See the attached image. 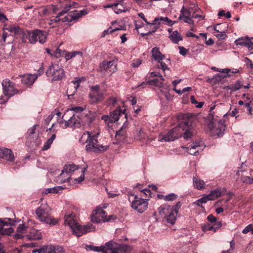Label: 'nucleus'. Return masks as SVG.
<instances>
[{"label": "nucleus", "mask_w": 253, "mask_h": 253, "mask_svg": "<svg viewBox=\"0 0 253 253\" xmlns=\"http://www.w3.org/2000/svg\"><path fill=\"white\" fill-rule=\"evenodd\" d=\"M84 110V108L81 107H75L70 110H67L63 115L62 120L59 123L62 124L64 123L65 127H71L73 128L84 126V121L82 118L83 114H81Z\"/></svg>", "instance_id": "f257e3e1"}, {"label": "nucleus", "mask_w": 253, "mask_h": 253, "mask_svg": "<svg viewBox=\"0 0 253 253\" xmlns=\"http://www.w3.org/2000/svg\"><path fill=\"white\" fill-rule=\"evenodd\" d=\"M99 132L94 133L92 131H86L80 139V142L86 143L85 150L89 152H99L105 151L108 146L99 144L97 140V136Z\"/></svg>", "instance_id": "f03ea898"}, {"label": "nucleus", "mask_w": 253, "mask_h": 253, "mask_svg": "<svg viewBox=\"0 0 253 253\" xmlns=\"http://www.w3.org/2000/svg\"><path fill=\"white\" fill-rule=\"evenodd\" d=\"M91 250L103 253H129L131 247L127 245L118 244L113 241L106 243L104 246L97 247L90 245L88 247Z\"/></svg>", "instance_id": "7ed1b4c3"}, {"label": "nucleus", "mask_w": 253, "mask_h": 253, "mask_svg": "<svg viewBox=\"0 0 253 253\" xmlns=\"http://www.w3.org/2000/svg\"><path fill=\"white\" fill-rule=\"evenodd\" d=\"M50 211V208L46 204H42L36 210V213L40 221L53 226L58 223V220L49 215Z\"/></svg>", "instance_id": "20e7f679"}, {"label": "nucleus", "mask_w": 253, "mask_h": 253, "mask_svg": "<svg viewBox=\"0 0 253 253\" xmlns=\"http://www.w3.org/2000/svg\"><path fill=\"white\" fill-rule=\"evenodd\" d=\"M64 224L68 225L72 229L73 233L78 237L90 232L92 228L91 225H85L83 226L80 225L73 219L72 214L65 216Z\"/></svg>", "instance_id": "39448f33"}, {"label": "nucleus", "mask_w": 253, "mask_h": 253, "mask_svg": "<svg viewBox=\"0 0 253 253\" xmlns=\"http://www.w3.org/2000/svg\"><path fill=\"white\" fill-rule=\"evenodd\" d=\"M47 77H51L53 81H59L62 79L65 74L62 66L58 64H52L49 66L46 72Z\"/></svg>", "instance_id": "423d86ee"}, {"label": "nucleus", "mask_w": 253, "mask_h": 253, "mask_svg": "<svg viewBox=\"0 0 253 253\" xmlns=\"http://www.w3.org/2000/svg\"><path fill=\"white\" fill-rule=\"evenodd\" d=\"M225 121L223 120H216L208 125V127L211 130V136L212 137H220L222 135L225 129Z\"/></svg>", "instance_id": "0eeeda50"}, {"label": "nucleus", "mask_w": 253, "mask_h": 253, "mask_svg": "<svg viewBox=\"0 0 253 253\" xmlns=\"http://www.w3.org/2000/svg\"><path fill=\"white\" fill-rule=\"evenodd\" d=\"M158 211L162 216H165V218L168 223L172 225L174 224L177 214V209L170 210V206L165 205L159 208Z\"/></svg>", "instance_id": "6e6552de"}, {"label": "nucleus", "mask_w": 253, "mask_h": 253, "mask_svg": "<svg viewBox=\"0 0 253 253\" xmlns=\"http://www.w3.org/2000/svg\"><path fill=\"white\" fill-rule=\"evenodd\" d=\"M28 39L31 43L39 42L41 43H44L47 38V33L45 31L40 30H35L32 31H26Z\"/></svg>", "instance_id": "1a4fd4ad"}, {"label": "nucleus", "mask_w": 253, "mask_h": 253, "mask_svg": "<svg viewBox=\"0 0 253 253\" xmlns=\"http://www.w3.org/2000/svg\"><path fill=\"white\" fill-rule=\"evenodd\" d=\"M104 91L100 89L98 85L90 87L89 94L90 102L92 104H97L104 99Z\"/></svg>", "instance_id": "9d476101"}, {"label": "nucleus", "mask_w": 253, "mask_h": 253, "mask_svg": "<svg viewBox=\"0 0 253 253\" xmlns=\"http://www.w3.org/2000/svg\"><path fill=\"white\" fill-rule=\"evenodd\" d=\"M2 85L3 94L7 97L5 102L12 96L19 93V91L15 88V84L8 79H5L3 81Z\"/></svg>", "instance_id": "9b49d317"}, {"label": "nucleus", "mask_w": 253, "mask_h": 253, "mask_svg": "<svg viewBox=\"0 0 253 253\" xmlns=\"http://www.w3.org/2000/svg\"><path fill=\"white\" fill-rule=\"evenodd\" d=\"M16 220L10 218H0V237L2 235H9L13 232L11 225H15Z\"/></svg>", "instance_id": "f8f14e48"}, {"label": "nucleus", "mask_w": 253, "mask_h": 253, "mask_svg": "<svg viewBox=\"0 0 253 253\" xmlns=\"http://www.w3.org/2000/svg\"><path fill=\"white\" fill-rule=\"evenodd\" d=\"M130 196H134V200L131 202V207L139 213H143L147 209L148 206V199H144L133 194Z\"/></svg>", "instance_id": "ddd939ff"}, {"label": "nucleus", "mask_w": 253, "mask_h": 253, "mask_svg": "<svg viewBox=\"0 0 253 253\" xmlns=\"http://www.w3.org/2000/svg\"><path fill=\"white\" fill-rule=\"evenodd\" d=\"M112 216L107 218L106 212L101 208H98L92 212L91 221L96 223L108 221L111 219Z\"/></svg>", "instance_id": "4468645a"}, {"label": "nucleus", "mask_w": 253, "mask_h": 253, "mask_svg": "<svg viewBox=\"0 0 253 253\" xmlns=\"http://www.w3.org/2000/svg\"><path fill=\"white\" fill-rule=\"evenodd\" d=\"M171 130L174 135L176 136V139L183 136L185 139L188 140L193 135L192 131L185 129V128L180 123Z\"/></svg>", "instance_id": "2eb2a0df"}, {"label": "nucleus", "mask_w": 253, "mask_h": 253, "mask_svg": "<svg viewBox=\"0 0 253 253\" xmlns=\"http://www.w3.org/2000/svg\"><path fill=\"white\" fill-rule=\"evenodd\" d=\"M192 13L193 14V11L192 10H189L183 5L180 10V14L178 19L190 25L194 26V22L192 19Z\"/></svg>", "instance_id": "dca6fc26"}, {"label": "nucleus", "mask_w": 253, "mask_h": 253, "mask_svg": "<svg viewBox=\"0 0 253 253\" xmlns=\"http://www.w3.org/2000/svg\"><path fill=\"white\" fill-rule=\"evenodd\" d=\"M100 70L105 75H111L116 70V65L113 61H104L100 64Z\"/></svg>", "instance_id": "f3484780"}, {"label": "nucleus", "mask_w": 253, "mask_h": 253, "mask_svg": "<svg viewBox=\"0 0 253 253\" xmlns=\"http://www.w3.org/2000/svg\"><path fill=\"white\" fill-rule=\"evenodd\" d=\"M122 113L121 109L119 107L113 112H111L110 116L104 115L101 117V119L103 120L105 124L108 126L110 124H113L118 121L119 116Z\"/></svg>", "instance_id": "a211bd4d"}, {"label": "nucleus", "mask_w": 253, "mask_h": 253, "mask_svg": "<svg viewBox=\"0 0 253 253\" xmlns=\"http://www.w3.org/2000/svg\"><path fill=\"white\" fill-rule=\"evenodd\" d=\"M194 117L189 114H185L182 115V121L179 123L185 129L191 131L192 129V124L193 123Z\"/></svg>", "instance_id": "6ab92c4d"}, {"label": "nucleus", "mask_w": 253, "mask_h": 253, "mask_svg": "<svg viewBox=\"0 0 253 253\" xmlns=\"http://www.w3.org/2000/svg\"><path fill=\"white\" fill-rule=\"evenodd\" d=\"M86 14H87V11L85 10L80 11L74 10V11L68 13L67 15L64 17L63 20L64 21L71 22Z\"/></svg>", "instance_id": "aec40b11"}, {"label": "nucleus", "mask_w": 253, "mask_h": 253, "mask_svg": "<svg viewBox=\"0 0 253 253\" xmlns=\"http://www.w3.org/2000/svg\"><path fill=\"white\" fill-rule=\"evenodd\" d=\"M0 158L10 162H13L14 161V156L12 150L7 148L0 147Z\"/></svg>", "instance_id": "412c9836"}, {"label": "nucleus", "mask_w": 253, "mask_h": 253, "mask_svg": "<svg viewBox=\"0 0 253 253\" xmlns=\"http://www.w3.org/2000/svg\"><path fill=\"white\" fill-rule=\"evenodd\" d=\"M29 228L28 225L25 223H22L19 224L16 229V233L14 235L15 239H25V235L24 234L27 232L28 229Z\"/></svg>", "instance_id": "4be33fe9"}, {"label": "nucleus", "mask_w": 253, "mask_h": 253, "mask_svg": "<svg viewBox=\"0 0 253 253\" xmlns=\"http://www.w3.org/2000/svg\"><path fill=\"white\" fill-rule=\"evenodd\" d=\"M42 238L41 232L35 228H31L29 233L25 235V240H38Z\"/></svg>", "instance_id": "5701e85b"}, {"label": "nucleus", "mask_w": 253, "mask_h": 253, "mask_svg": "<svg viewBox=\"0 0 253 253\" xmlns=\"http://www.w3.org/2000/svg\"><path fill=\"white\" fill-rule=\"evenodd\" d=\"M253 37L250 39L248 36L245 38H239L235 41L236 45H244L246 47L253 48Z\"/></svg>", "instance_id": "b1692460"}, {"label": "nucleus", "mask_w": 253, "mask_h": 253, "mask_svg": "<svg viewBox=\"0 0 253 253\" xmlns=\"http://www.w3.org/2000/svg\"><path fill=\"white\" fill-rule=\"evenodd\" d=\"M5 29L9 32L14 33V34L17 37V38L22 36L24 35H26L23 30L21 29L19 26L16 25H10Z\"/></svg>", "instance_id": "393cba45"}, {"label": "nucleus", "mask_w": 253, "mask_h": 253, "mask_svg": "<svg viewBox=\"0 0 253 253\" xmlns=\"http://www.w3.org/2000/svg\"><path fill=\"white\" fill-rule=\"evenodd\" d=\"M161 21L166 22V24L169 26H172L174 23H175V22H173L169 19L167 17H158L154 19L153 22L151 23V25H160L161 24Z\"/></svg>", "instance_id": "a878e982"}, {"label": "nucleus", "mask_w": 253, "mask_h": 253, "mask_svg": "<svg viewBox=\"0 0 253 253\" xmlns=\"http://www.w3.org/2000/svg\"><path fill=\"white\" fill-rule=\"evenodd\" d=\"M176 139V136L174 135L173 131L171 129L166 135L160 134L159 136V140L160 141H171Z\"/></svg>", "instance_id": "bb28decb"}, {"label": "nucleus", "mask_w": 253, "mask_h": 253, "mask_svg": "<svg viewBox=\"0 0 253 253\" xmlns=\"http://www.w3.org/2000/svg\"><path fill=\"white\" fill-rule=\"evenodd\" d=\"M243 170L242 169H239L236 172V174L239 176H241V178L243 182L247 183L249 184H253V173L250 174V176L244 175L241 174L240 172H243Z\"/></svg>", "instance_id": "cd10ccee"}, {"label": "nucleus", "mask_w": 253, "mask_h": 253, "mask_svg": "<svg viewBox=\"0 0 253 253\" xmlns=\"http://www.w3.org/2000/svg\"><path fill=\"white\" fill-rule=\"evenodd\" d=\"M151 53L152 57L158 62H160V61L162 60L165 58V56L162 54L158 47L153 48Z\"/></svg>", "instance_id": "c85d7f7f"}, {"label": "nucleus", "mask_w": 253, "mask_h": 253, "mask_svg": "<svg viewBox=\"0 0 253 253\" xmlns=\"http://www.w3.org/2000/svg\"><path fill=\"white\" fill-rule=\"evenodd\" d=\"M200 147L199 143H193L192 145H190L189 147H186V149H187V152L190 155H196V154L199 153V150H202L199 148Z\"/></svg>", "instance_id": "c756f323"}, {"label": "nucleus", "mask_w": 253, "mask_h": 253, "mask_svg": "<svg viewBox=\"0 0 253 253\" xmlns=\"http://www.w3.org/2000/svg\"><path fill=\"white\" fill-rule=\"evenodd\" d=\"M78 169V167L73 164H68L64 166L60 175L64 173L70 174Z\"/></svg>", "instance_id": "7c9ffc66"}, {"label": "nucleus", "mask_w": 253, "mask_h": 253, "mask_svg": "<svg viewBox=\"0 0 253 253\" xmlns=\"http://www.w3.org/2000/svg\"><path fill=\"white\" fill-rule=\"evenodd\" d=\"M53 251V246L49 245L48 246H43L42 248L39 249L34 250L32 251L33 253H52Z\"/></svg>", "instance_id": "2f4dec72"}, {"label": "nucleus", "mask_w": 253, "mask_h": 253, "mask_svg": "<svg viewBox=\"0 0 253 253\" xmlns=\"http://www.w3.org/2000/svg\"><path fill=\"white\" fill-rule=\"evenodd\" d=\"M38 76L37 74L28 75L25 76L22 80V82L25 84L31 85L38 78Z\"/></svg>", "instance_id": "473e14b6"}, {"label": "nucleus", "mask_w": 253, "mask_h": 253, "mask_svg": "<svg viewBox=\"0 0 253 253\" xmlns=\"http://www.w3.org/2000/svg\"><path fill=\"white\" fill-rule=\"evenodd\" d=\"M169 39L174 43L177 44L178 42L182 40V37L177 31H174L169 36Z\"/></svg>", "instance_id": "72a5a7b5"}, {"label": "nucleus", "mask_w": 253, "mask_h": 253, "mask_svg": "<svg viewBox=\"0 0 253 253\" xmlns=\"http://www.w3.org/2000/svg\"><path fill=\"white\" fill-rule=\"evenodd\" d=\"M220 195V190L218 189H216L214 190L211 191L210 193L206 197L208 199L209 201L215 200V199L218 198Z\"/></svg>", "instance_id": "f704fd0d"}, {"label": "nucleus", "mask_w": 253, "mask_h": 253, "mask_svg": "<svg viewBox=\"0 0 253 253\" xmlns=\"http://www.w3.org/2000/svg\"><path fill=\"white\" fill-rule=\"evenodd\" d=\"M126 126H125V124H124L121 129L119 131H117L116 136L117 137V139L124 140L126 138Z\"/></svg>", "instance_id": "c9c22d12"}, {"label": "nucleus", "mask_w": 253, "mask_h": 253, "mask_svg": "<svg viewBox=\"0 0 253 253\" xmlns=\"http://www.w3.org/2000/svg\"><path fill=\"white\" fill-rule=\"evenodd\" d=\"M193 185L194 187L198 189H202L204 188L205 182L197 178H193Z\"/></svg>", "instance_id": "e433bc0d"}, {"label": "nucleus", "mask_w": 253, "mask_h": 253, "mask_svg": "<svg viewBox=\"0 0 253 253\" xmlns=\"http://www.w3.org/2000/svg\"><path fill=\"white\" fill-rule=\"evenodd\" d=\"M55 138L56 134L55 133L52 134L51 136L46 140V141L44 143L42 148V150H46L48 149L50 147L51 144L52 143L53 140L55 139Z\"/></svg>", "instance_id": "4c0bfd02"}, {"label": "nucleus", "mask_w": 253, "mask_h": 253, "mask_svg": "<svg viewBox=\"0 0 253 253\" xmlns=\"http://www.w3.org/2000/svg\"><path fill=\"white\" fill-rule=\"evenodd\" d=\"M65 13H66V11H63L59 12L57 16H56L55 18H54L53 19H52L50 20V22L49 23V24L52 25L54 23L56 24L57 22H58V21H59L60 20H62L63 22H65L63 20L64 17L63 18H61V17L63 15V14H65ZM55 26H56V24L53 25V27H54Z\"/></svg>", "instance_id": "58836bf2"}, {"label": "nucleus", "mask_w": 253, "mask_h": 253, "mask_svg": "<svg viewBox=\"0 0 253 253\" xmlns=\"http://www.w3.org/2000/svg\"><path fill=\"white\" fill-rule=\"evenodd\" d=\"M189 10H191L193 11V13H196L197 12H199L200 11V8L198 7V5L194 3H193L191 1H189L187 4L185 6Z\"/></svg>", "instance_id": "ea45409f"}, {"label": "nucleus", "mask_w": 253, "mask_h": 253, "mask_svg": "<svg viewBox=\"0 0 253 253\" xmlns=\"http://www.w3.org/2000/svg\"><path fill=\"white\" fill-rule=\"evenodd\" d=\"M214 30L218 33V34H215V36L219 40H224L227 37L226 34V31H227L226 29H223V31H220L219 29H217V27L215 26L214 27Z\"/></svg>", "instance_id": "a19ab883"}, {"label": "nucleus", "mask_w": 253, "mask_h": 253, "mask_svg": "<svg viewBox=\"0 0 253 253\" xmlns=\"http://www.w3.org/2000/svg\"><path fill=\"white\" fill-rule=\"evenodd\" d=\"M242 84L240 81H237L235 84H230L226 87L227 88L231 90L232 91H235L239 90L242 86Z\"/></svg>", "instance_id": "79ce46f5"}, {"label": "nucleus", "mask_w": 253, "mask_h": 253, "mask_svg": "<svg viewBox=\"0 0 253 253\" xmlns=\"http://www.w3.org/2000/svg\"><path fill=\"white\" fill-rule=\"evenodd\" d=\"M120 2V3L118 2L119 3V5L114 7V11L117 14L126 11V8L123 4V1L121 0Z\"/></svg>", "instance_id": "37998d69"}, {"label": "nucleus", "mask_w": 253, "mask_h": 253, "mask_svg": "<svg viewBox=\"0 0 253 253\" xmlns=\"http://www.w3.org/2000/svg\"><path fill=\"white\" fill-rule=\"evenodd\" d=\"M77 55H79L80 56H82V52L81 51H74L72 52L66 53L65 52V56L66 60H69L74 57H75Z\"/></svg>", "instance_id": "c03bdc74"}, {"label": "nucleus", "mask_w": 253, "mask_h": 253, "mask_svg": "<svg viewBox=\"0 0 253 253\" xmlns=\"http://www.w3.org/2000/svg\"><path fill=\"white\" fill-rule=\"evenodd\" d=\"M63 189L62 186H56L53 188H47L46 190V193H57L59 191L62 190Z\"/></svg>", "instance_id": "a18cd8bd"}, {"label": "nucleus", "mask_w": 253, "mask_h": 253, "mask_svg": "<svg viewBox=\"0 0 253 253\" xmlns=\"http://www.w3.org/2000/svg\"><path fill=\"white\" fill-rule=\"evenodd\" d=\"M208 201V199L206 198V196L203 197L198 200H197L196 201L193 203V204L197 205L198 206L201 207L202 208H203V207L202 206V204L206 203Z\"/></svg>", "instance_id": "49530a36"}, {"label": "nucleus", "mask_w": 253, "mask_h": 253, "mask_svg": "<svg viewBox=\"0 0 253 253\" xmlns=\"http://www.w3.org/2000/svg\"><path fill=\"white\" fill-rule=\"evenodd\" d=\"M146 83L150 85H155L160 87L163 86V82H159L158 79H154L148 81Z\"/></svg>", "instance_id": "de8ad7c7"}, {"label": "nucleus", "mask_w": 253, "mask_h": 253, "mask_svg": "<svg viewBox=\"0 0 253 253\" xmlns=\"http://www.w3.org/2000/svg\"><path fill=\"white\" fill-rule=\"evenodd\" d=\"M230 72V70L228 68H226L224 69H222V73H218V75H219L220 78H221V81L226 78L227 76H230V75H228V73Z\"/></svg>", "instance_id": "09e8293b"}, {"label": "nucleus", "mask_w": 253, "mask_h": 253, "mask_svg": "<svg viewBox=\"0 0 253 253\" xmlns=\"http://www.w3.org/2000/svg\"><path fill=\"white\" fill-rule=\"evenodd\" d=\"M230 72V70L228 68H226L224 69H222V73H218V75H219L220 78H221V81L226 78L227 76H230V75H228V73Z\"/></svg>", "instance_id": "8fccbe9b"}, {"label": "nucleus", "mask_w": 253, "mask_h": 253, "mask_svg": "<svg viewBox=\"0 0 253 253\" xmlns=\"http://www.w3.org/2000/svg\"><path fill=\"white\" fill-rule=\"evenodd\" d=\"M203 230L206 231H213L215 232V228L214 226H212L210 224H207L203 226Z\"/></svg>", "instance_id": "3c124183"}, {"label": "nucleus", "mask_w": 253, "mask_h": 253, "mask_svg": "<svg viewBox=\"0 0 253 253\" xmlns=\"http://www.w3.org/2000/svg\"><path fill=\"white\" fill-rule=\"evenodd\" d=\"M177 198V196L174 194H170L165 197V200L168 201H173Z\"/></svg>", "instance_id": "603ef678"}, {"label": "nucleus", "mask_w": 253, "mask_h": 253, "mask_svg": "<svg viewBox=\"0 0 253 253\" xmlns=\"http://www.w3.org/2000/svg\"><path fill=\"white\" fill-rule=\"evenodd\" d=\"M52 252V253H65L63 248L59 246H53V251Z\"/></svg>", "instance_id": "864d4df0"}, {"label": "nucleus", "mask_w": 253, "mask_h": 253, "mask_svg": "<svg viewBox=\"0 0 253 253\" xmlns=\"http://www.w3.org/2000/svg\"><path fill=\"white\" fill-rule=\"evenodd\" d=\"M121 28H116V29H114L113 30H112L111 29V28H108V29L105 30L103 33V34L102 35V37H104L105 36V35H108L110 33H112L116 31H117V30H121Z\"/></svg>", "instance_id": "5fc2aeb1"}, {"label": "nucleus", "mask_w": 253, "mask_h": 253, "mask_svg": "<svg viewBox=\"0 0 253 253\" xmlns=\"http://www.w3.org/2000/svg\"><path fill=\"white\" fill-rule=\"evenodd\" d=\"M249 232H251L253 234V227L251 224L246 226L242 231L244 234H247Z\"/></svg>", "instance_id": "6e6d98bb"}, {"label": "nucleus", "mask_w": 253, "mask_h": 253, "mask_svg": "<svg viewBox=\"0 0 253 253\" xmlns=\"http://www.w3.org/2000/svg\"><path fill=\"white\" fill-rule=\"evenodd\" d=\"M209 82H211L212 81H214L215 82H219L221 81V78H220L219 75L218 74L215 75L213 78L209 79L208 80Z\"/></svg>", "instance_id": "4d7b16f0"}, {"label": "nucleus", "mask_w": 253, "mask_h": 253, "mask_svg": "<svg viewBox=\"0 0 253 253\" xmlns=\"http://www.w3.org/2000/svg\"><path fill=\"white\" fill-rule=\"evenodd\" d=\"M141 64V60L139 59L134 60L131 64L133 67H138Z\"/></svg>", "instance_id": "13d9d810"}, {"label": "nucleus", "mask_w": 253, "mask_h": 253, "mask_svg": "<svg viewBox=\"0 0 253 253\" xmlns=\"http://www.w3.org/2000/svg\"><path fill=\"white\" fill-rule=\"evenodd\" d=\"M65 54V52L64 51H62L61 49L57 48L55 53V56L56 57H59L60 56H64Z\"/></svg>", "instance_id": "bf43d9fd"}, {"label": "nucleus", "mask_w": 253, "mask_h": 253, "mask_svg": "<svg viewBox=\"0 0 253 253\" xmlns=\"http://www.w3.org/2000/svg\"><path fill=\"white\" fill-rule=\"evenodd\" d=\"M151 26L152 27H150L151 31H149L148 33L146 34V35H148L150 34L154 33L159 27V25H151Z\"/></svg>", "instance_id": "052dcab7"}, {"label": "nucleus", "mask_w": 253, "mask_h": 253, "mask_svg": "<svg viewBox=\"0 0 253 253\" xmlns=\"http://www.w3.org/2000/svg\"><path fill=\"white\" fill-rule=\"evenodd\" d=\"M159 77L162 81H164L163 77L159 72H152L150 73V77Z\"/></svg>", "instance_id": "680f3d73"}, {"label": "nucleus", "mask_w": 253, "mask_h": 253, "mask_svg": "<svg viewBox=\"0 0 253 253\" xmlns=\"http://www.w3.org/2000/svg\"><path fill=\"white\" fill-rule=\"evenodd\" d=\"M179 49V53L182 55H185L188 51V50L183 46H178Z\"/></svg>", "instance_id": "e2e57ef3"}, {"label": "nucleus", "mask_w": 253, "mask_h": 253, "mask_svg": "<svg viewBox=\"0 0 253 253\" xmlns=\"http://www.w3.org/2000/svg\"><path fill=\"white\" fill-rule=\"evenodd\" d=\"M76 4V3L75 2H70L69 4L66 5V7L65 8V10H63V11H66V12L68 11L71 7H75V5Z\"/></svg>", "instance_id": "0e129e2a"}, {"label": "nucleus", "mask_w": 253, "mask_h": 253, "mask_svg": "<svg viewBox=\"0 0 253 253\" xmlns=\"http://www.w3.org/2000/svg\"><path fill=\"white\" fill-rule=\"evenodd\" d=\"M116 98L111 97L110 98L107 102L108 105H114L116 103Z\"/></svg>", "instance_id": "69168bd1"}, {"label": "nucleus", "mask_w": 253, "mask_h": 253, "mask_svg": "<svg viewBox=\"0 0 253 253\" xmlns=\"http://www.w3.org/2000/svg\"><path fill=\"white\" fill-rule=\"evenodd\" d=\"M159 63L160 64L161 68L164 72H165L166 70H169V68L165 62L160 61V62Z\"/></svg>", "instance_id": "338daca9"}, {"label": "nucleus", "mask_w": 253, "mask_h": 253, "mask_svg": "<svg viewBox=\"0 0 253 253\" xmlns=\"http://www.w3.org/2000/svg\"><path fill=\"white\" fill-rule=\"evenodd\" d=\"M207 219L211 223L215 222L216 220V217L211 214L208 216Z\"/></svg>", "instance_id": "774afa93"}]
</instances>
